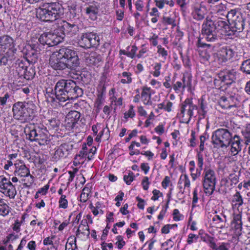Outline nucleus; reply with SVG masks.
<instances>
[{
  "mask_svg": "<svg viewBox=\"0 0 250 250\" xmlns=\"http://www.w3.org/2000/svg\"><path fill=\"white\" fill-rule=\"evenodd\" d=\"M49 64L53 69L62 70L66 68H76L79 65L80 61L75 50L69 47H63L51 54Z\"/></svg>",
  "mask_w": 250,
  "mask_h": 250,
  "instance_id": "obj_1",
  "label": "nucleus"
},
{
  "mask_svg": "<svg viewBox=\"0 0 250 250\" xmlns=\"http://www.w3.org/2000/svg\"><path fill=\"white\" fill-rule=\"evenodd\" d=\"M55 93L57 100L60 102H64L67 100L81 96L83 91L73 80L62 79L56 83Z\"/></svg>",
  "mask_w": 250,
  "mask_h": 250,
  "instance_id": "obj_2",
  "label": "nucleus"
},
{
  "mask_svg": "<svg viewBox=\"0 0 250 250\" xmlns=\"http://www.w3.org/2000/svg\"><path fill=\"white\" fill-rule=\"evenodd\" d=\"M64 9L59 2H50L44 4L37 11V17L43 21H53L62 17Z\"/></svg>",
  "mask_w": 250,
  "mask_h": 250,
  "instance_id": "obj_3",
  "label": "nucleus"
},
{
  "mask_svg": "<svg viewBox=\"0 0 250 250\" xmlns=\"http://www.w3.org/2000/svg\"><path fill=\"white\" fill-rule=\"evenodd\" d=\"M36 108L32 101L17 102L12 108L13 117L16 120L24 121L34 115Z\"/></svg>",
  "mask_w": 250,
  "mask_h": 250,
  "instance_id": "obj_4",
  "label": "nucleus"
},
{
  "mask_svg": "<svg viewBox=\"0 0 250 250\" xmlns=\"http://www.w3.org/2000/svg\"><path fill=\"white\" fill-rule=\"evenodd\" d=\"M24 133L29 140L31 142L35 141L40 146L46 145L50 141L48 131L42 125H26L24 128Z\"/></svg>",
  "mask_w": 250,
  "mask_h": 250,
  "instance_id": "obj_5",
  "label": "nucleus"
},
{
  "mask_svg": "<svg viewBox=\"0 0 250 250\" xmlns=\"http://www.w3.org/2000/svg\"><path fill=\"white\" fill-rule=\"evenodd\" d=\"M235 54L234 49L229 46H224L222 47L217 52L210 56L208 53H204L202 51L200 55L205 61L209 62H215L219 64L227 62L233 57Z\"/></svg>",
  "mask_w": 250,
  "mask_h": 250,
  "instance_id": "obj_6",
  "label": "nucleus"
},
{
  "mask_svg": "<svg viewBox=\"0 0 250 250\" xmlns=\"http://www.w3.org/2000/svg\"><path fill=\"white\" fill-rule=\"evenodd\" d=\"M232 132L228 129L219 128L213 131L211 135V142L215 147L227 148L230 145Z\"/></svg>",
  "mask_w": 250,
  "mask_h": 250,
  "instance_id": "obj_7",
  "label": "nucleus"
},
{
  "mask_svg": "<svg viewBox=\"0 0 250 250\" xmlns=\"http://www.w3.org/2000/svg\"><path fill=\"white\" fill-rule=\"evenodd\" d=\"M227 20L233 32H241L244 29L245 19L239 9L235 8L229 10Z\"/></svg>",
  "mask_w": 250,
  "mask_h": 250,
  "instance_id": "obj_8",
  "label": "nucleus"
},
{
  "mask_svg": "<svg viewBox=\"0 0 250 250\" xmlns=\"http://www.w3.org/2000/svg\"><path fill=\"white\" fill-rule=\"evenodd\" d=\"M216 175L214 170L206 167L203 172V186L206 195H211L215 190L216 184Z\"/></svg>",
  "mask_w": 250,
  "mask_h": 250,
  "instance_id": "obj_9",
  "label": "nucleus"
},
{
  "mask_svg": "<svg viewBox=\"0 0 250 250\" xmlns=\"http://www.w3.org/2000/svg\"><path fill=\"white\" fill-rule=\"evenodd\" d=\"M236 71L234 69L223 70L220 71L214 80V84L217 88L225 85H230L236 79Z\"/></svg>",
  "mask_w": 250,
  "mask_h": 250,
  "instance_id": "obj_10",
  "label": "nucleus"
},
{
  "mask_svg": "<svg viewBox=\"0 0 250 250\" xmlns=\"http://www.w3.org/2000/svg\"><path fill=\"white\" fill-rule=\"evenodd\" d=\"M198 109L197 106L193 104L192 99L187 98L181 104L179 116L182 122L188 124L193 116V111Z\"/></svg>",
  "mask_w": 250,
  "mask_h": 250,
  "instance_id": "obj_11",
  "label": "nucleus"
},
{
  "mask_svg": "<svg viewBox=\"0 0 250 250\" xmlns=\"http://www.w3.org/2000/svg\"><path fill=\"white\" fill-rule=\"evenodd\" d=\"M100 38L94 32L83 33L78 39L80 46L84 48L95 47L100 44Z\"/></svg>",
  "mask_w": 250,
  "mask_h": 250,
  "instance_id": "obj_12",
  "label": "nucleus"
},
{
  "mask_svg": "<svg viewBox=\"0 0 250 250\" xmlns=\"http://www.w3.org/2000/svg\"><path fill=\"white\" fill-rule=\"evenodd\" d=\"M57 31L46 32L42 34L38 39L39 42L44 45L53 46L62 42L64 39V34H58Z\"/></svg>",
  "mask_w": 250,
  "mask_h": 250,
  "instance_id": "obj_13",
  "label": "nucleus"
},
{
  "mask_svg": "<svg viewBox=\"0 0 250 250\" xmlns=\"http://www.w3.org/2000/svg\"><path fill=\"white\" fill-rule=\"evenodd\" d=\"M191 15L193 19L201 21L205 19L208 10L205 2L195 0L191 5Z\"/></svg>",
  "mask_w": 250,
  "mask_h": 250,
  "instance_id": "obj_14",
  "label": "nucleus"
},
{
  "mask_svg": "<svg viewBox=\"0 0 250 250\" xmlns=\"http://www.w3.org/2000/svg\"><path fill=\"white\" fill-rule=\"evenodd\" d=\"M202 38L198 40V46L213 49L215 46L212 43L218 41L216 30L202 33Z\"/></svg>",
  "mask_w": 250,
  "mask_h": 250,
  "instance_id": "obj_15",
  "label": "nucleus"
},
{
  "mask_svg": "<svg viewBox=\"0 0 250 250\" xmlns=\"http://www.w3.org/2000/svg\"><path fill=\"white\" fill-rule=\"evenodd\" d=\"M211 12L220 19L228 18L229 11L226 3L221 2L211 7Z\"/></svg>",
  "mask_w": 250,
  "mask_h": 250,
  "instance_id": "obj_16",
  "label": "nucleus"
},
{
  "mask_svg": "<svg viewBox=\"0 0 250 250\" xmlns=\"http://www.w3.org/2000/svg\"><path fill=\"white\" fill-rule=\"evenodd\" d=\"M242 140L241 137L232 132V137L230 142L231 146L230 151L232 155H237L242 149Z\"/></svg>",
  "mask_w": 250,
  "mask_h": 250,
  "instance_id": "obj_17",
  "label": "nucleus"
},
{
  "mask_svg": "<svg viewBox=\"0 0 250 250\" xmlns=\"http://www.w3.org/2000/svg\"><path fill=\"white\" fill-rule=\"evenodd\" d=\"M242 214L239 213L233 214V220L231 223V228L234 231L236 236H239L241 234L242 229Z\"/></svg>",
  "mask_w": 250,
  "mask_h": 250,
  "instance_id": "obj_18",
  "label": "nucleus"
},
{
  "mask_svg": "<svg viewBox=\"0 0 250 250\" xmlns=\"http://www.w3.org/2000/svg\"><path fill=\"white\" fill-rule=\"evenodd\" d=\"M99 5L97 2L93 1L85 5L84 8L85 13L89 18L94 21L97 18Z\"/></svg>",
  "mask_w": 250,
  "mask_h": 250,
  "instance_id": "obj_19",
  "label": "nucleus"
},
{
  "mask_svg": "<svg viewBox=\"0 0 250 250\" xmlns=\"http://www.w3.org/2000/svg\"><path fill=\"white\" fill-rule=\"evenodd\" d=\"M81 117L80 113L75 110L70 111L65 117V122L69 127L74 128Z\"/></svg>",
  "mask_w": 250,
  "mask_h": 250,
  "instance_id": "obj_20",
  "label": "nucleus"
},
{
  "mask_svg": "<svg viewBox=\"0 0 250 250\" xmlns=\"http://www.w3.org/2000/svg\"><path fill=\"white\" fill-rule=\"evenodd\" d=\"M15 169L14 174L15 176L22 177L29 174L30 170L21 161H18L14 164Z\"/></svg>",
  "mask_w": 250,
  "mask_h": 250,
  "instance_id": "obj_21",
  "label": "nucleus"
},
{
  "mask_svg": "<svg viewBox=\"0 0 250 250\" xmlns=\"http://www.w3.org/2000/svg\"><path fill=\"white\" fill-rule=\"evenodd\" d=\"M14 46L13 39L8 35L0 36V49L3 52L10 50Z\"/></svg>",
  "mask_w": 250,
  "mask_h": 250,
  "instance_id": "obj_22",
  "label": "nucleus"
},
{
  "mask_svg": "<svg viewBox=\"0 0 250 250\" xmlns=\"http://www.w3.org/2000/svg\"><path fill=\"white\" fill-rule=\"evenodd\" d=\"M62 28L63 29V32L61 33V34H64V37L65 34L70 36H73L79 31V27L77 25L70 24L66 21L63 22Z\"/></svg>",
  "mask_w": 250,
  "mask_h": 250,
  "instance_id": "obj_23",
  "label": "nucleus"
},
{
  "mask_svg": "<svg viewBox=\"0 0 250 250\" xmlns=\"http://www.w3.org/2000/svg\"><path fill=\"white\" fill-rule=\"evenodd\" d=\"M0 192L6 196L9 197L10 199L14 198L17 194V190L15 186L13 185L11 182L5 187L3 188Z\"/></svg>",
  "mask_w": 250,
  "mask_h": 250,
  "instance_id": "obj_24",
  "label": "nucleus"
},
{
  "mask_svg": "<svg viewBox=\"0 0 250 250\" xmlns=\"http://www.w3.org/2000/svg\"><path fill=\"white\" fill-rule=\"evenodd\" d=\"M151 89L150 87L147 86H144L142 88V92L141 93V98L144 104L151 105L152 102L151 101Z\"/></svg>",
  "mask_w": 250,
  "mask_h": 250,
  "instance_id": "obj_25",
  "label": "nucleus"
},
{
  "mask_svg": "<svg viewBox=\"0 0 250 250\" xmlns=\"http://www.w3.org/2000/svg\"><path fill=\"white\" fill-rule=\"evenodd\" d=\"M16 71L19 75L23 77L26 80H30L32 78V75H29L27 74V68L24 65L22 61H19L18 63H16Z\"/></svg>",
  "mask_w": 250,
  "mask_h": 250,
  "instance_id": "obj_26",
  "label": "nucleus"
},
{
  "mask_svg": "<svg viewBox=\"0 0 250 250\" xmlns=\"http://www.w3.org/2000/svg\"><path fill=\"white\" fill-rule=\"evenodd\" d=\"M103 58L96 53H92L86 59V62L90 65H99L102 62Z\"/></svg>",
  "mask_w": 250,
  "mask_h": 250,
  "instance_id": "obj_27",
  "label": "nucleus"
},
{
  "mask_svg": "<svg viewBox=\"0 0 250 250\" xmlns=\"http://www.w3.org/2000/svg\"><path fill=\"white\" fill-rule=\"evenodd\" d=\"M243 199L240 193L237 191L232 196L231 199V205L233 208H238L243 204Z\"/></svg>",
  "mask_w": 250,
  "mask_h": 250,
  "instance_id": "obj_28",
  "label": "nucleus"
},
{
  "mask_svg": "<svg viewBox=\"0 0 250 250\" xmlns=\"http://www.w3.org/2000/svg\"><path fill=\"white\" fill-rule=\"evenodd\" d=\"M212 221L215 222L218 227L223 229L225 227V223L227 221V217L225 215L221 213V215H215L212 218Z\"/></svg>",
  "mask_w": 250,
  "mask_h": 250,
  "instance_id": "obj_29",
  "label": "nucleus"
},
{
  "mask_svg": "<svg viewBox=\"0 0 250 250\" xmlns=\"http://www.w3.org/2000/svg\"><path fill=\"white\" fill-rule=\"evenodd\" d=\"M79 229L81 231V233L84 235L89 236L90 234L88 222L86 219H83L79 226Z\"/></svg>",
  "mask_w": 250,
  "mask_h": 250,
  "instance_id": "obj_30",
  "label": "nucleus"
},
{
  "mask_svg": "<svg viewBox=\"0 0 250 250\" xmlns=\"http://www.w3.org/2000/svg\"><path fill=\"white\" fill-rule=\"evenodd\" d=\"M77 248L76 238L74 236L69 237L65 245V250H75Z\"/></svg>",
  "mask_w": 250,
  "mask_h": 250,
  "instance_id": "obj_31",
  "label": "nucleus"
},
{
  "mask_svg": "<svg viewBox=\"0 0 250 250\" xmlns=\"http://www.w3.org/2000/svg\"><path fill=\"white\" fill-rule=\"evenodd\" d=\"M216 30L214 22L212 20H207L202 25V33Z\"/></svg>",
  "mask_w": 250,
  "mask_h": 250,
  "instance_id": "obj_32",
  "label": "nucleus"
},
{
  "mask_svg": "<svg viewBox=\"0 0 250 250\" xmlns=\"http://www.w3.org/2000/svg\"><path fill=\"white\" fill-rule=\"evenodd\" d=\"M21 181L24 187L29 188L34 182V177L33 176L31 175L30 173L29 172V174H27L26 176L22 177Z\"/></svg>",
  "mask_w": 250,
  "mask_h": 250,
  "instance_id": "obj_33",
  "label": "nucleus"
},
{
  "mask_svg": "<svg viewBox=\"0 0 250 250\" xmlns=\"http://www.w3.org/2000/svg\"><path fill=\"white\" fill-rule=\"evenodd\" d=\"M102 204L100 202H97L95 204V206H93L92 204H90L89 205V208L91 209V211L93 213V214L96 216L98 214H103L104 212L102 209Z\"/></svg>",
  "mask_w": 250,
  "mask_h": 250,
  "instance_id": "obj_34",
  "label": "nucleus"
},
{
  "mask_svg": "<svg viewBox=\"0 0 250 250\" xmlns=\"http://www.w3.org/2000/svg\"><path fill=\"white\" fill-rule=\"evenodd\" d=\"M184 183V188H189L190 186V181L187 174L181 175L178 181V184L180 185Z\"/></svg>",
  "mask_w": 250,
  "mask_h": 250,
  "instance_id": "obj_35",
  "label": "nucleus"
},
{
  "mask_svg": "<svg viewBox=\"0 0 250 250\" xmlns=\"http://www.w3.org/2000/svg\"><path fill=\"white\" fill-rule=\"evenodd\" d=\"M10 211V208L9 206L3 201L0 204V215L2 216H5L7 215Z\"/></svg>",
  "mask_w": 250,
  "mask_h": 250,
  "instance_id": "obj_36",
  "label": "nucleus"
},
{
  "mask_svg": "<svg viewBox=\"0 0 250 250\" xmlns=\"http://www.w3.org/2000/svg\"><path fill=\"white\" fill-rule=\"evenodd\" d=\"M87 156V153L86 151L83 150L80 151L79 153L76 155L75 159L76 161H78V163L79 164H81L84 163Z\"/></svg>",
  "mask_w": 250,
  "mask_h": 250,
  "instance_id": "obj_37",
  "label": "nucleus"
},
{
  "mask_svg": "<svg viewBox=\"0 0 250 250\" xmlns=\"http://www.w3.org/2000/svg\"><path fill=\"white\" fill-rule=\"evenodd\" d=\"M13 59V54L12 53V55H10L8 54V52H7L0 58V63L3 65L8 64V63L11 62Z\"/></svg>",
  "mask_w": 250,
  "mask_h": 250,
  "instance_id": "obj_38",
  "label": "nucleus"
},
{
  "mask_svg": "<svg viewBox=\"0 0 250 250\" xmlns=\"http://www.w3.org/2000/svg\"><path fill=\"white\" fill-rule=\"evenodd\" d=\"M60 122L59 120L56 119H52L48 120V123L47 124L48 127L50 129L57 130L58 128Z\"/></svg>",
  "mask_w": 250,
  "mask_h": 250,
  "instance_id": "obj_39",
  "label": "nucleus"
},
{
  "mask_svg": "<svg viewBox=\"0 0 250 250\" xmlns=\"http://www.w3.org/2000/svg\"><path fill=\"white\" fill-rule=\"evenodd\" d=\"M219 105L223 109L230 108L232 106L229 104L227 99L225 97H221L218 101Z\"/></svg>",
  "mask_w": 250,
  "mask_h": 250,
  "instance_id": "obj_40",
  "label": "nucleus"
},
{
  "mask_svg": "<svg viewBox=\"0 0 250 250\" xmlns=\"http://www.w3.org/2000/svg\"><path fill=\"white\" fill-rule=\"evenodd\" d=\"M131 73L127 72H123L122 76L124 79H122L120 81L121 83L123 84H129L132 82Z\"/></svg>",
  "mask_w": 250,
  "mask_h": 250,
  "instance_id": "obj_41",
  "label": "nucleus"
},
{
  "mask_svg": "<svg viewBox=\"0 0 250 250\" xmlns=\"http://www.w3.org/2000/svg\"><path fill=\"white\" fill-rule=\"evenodd\" d=\"M157 53L159 56H161L162 58L166 60L168 56V52L164 47L161 45H157Z\"/></svg>",
  "mask_w": 250,
  "mask_h": 250,
  "instance_id": "obj_42",
  "label": "nucleus"
},
{
  "mask_svg": "<svg viewBox=\"0 0 250 250\" xmlns=\"http://www.w3.org/2000/svg\"><path fill=\"white\" fill-rule=\"evenodd\" d=\"M225 18H224L223 19H220L218 18V20L214 21L216 29L217 28L220 29L222 28H225L226 26H228L227 22L223 20Z\"/></svg>",
  "mask_w": 250,
  "mask_h": 250,
  "instance_id": "obj_43",
  "label": "nucleus"
},
{
  "mask_svg": "<svg viewBox=\"0 0 250 250\" xmlns=\"http://www.w3.org/2000/svg\"><path fill=\"white\" fill-rule=\"evenodd\" d=\"M68 201L66 199V196L62 195L59 201V208L65 209L68 207Z\"/></svg>",
  "mask_w": 250,
  "mask_h": 250,
  "instance_id": "obj_44",
  "label": "nucleus"
},
{
  "mask_svg": "<svg viewBox=\"0 0 250 250\" xmlns=\"http://www.w3.org/2000/svg\"><path fill=\"white\" fill-rule=\"evenodd\" d=\"M173 219L175 221H179L184 218L183 214H181L178 209H174L173 211Z\"/></svg>",
  "mask_w": 250,
  "mask_h": 250,
  "instance_id": "obj_45",
  "label": "nucleus"
},
{
  "mask_svg": "<svg viewBox=\"0 0 250 250\" xmlns=\"http://www.w3.org/2000/svg\"><path fill=\"white\" fill-rule=\"evenodd\" d=\"M243 135L246 140L245 143L248 145L250 143V124L247 125L245 131L243 132Z\"/></svg>",
  "mask_w": 250,
  "mask_h": 250,
  "instance_id": "obj_46",
  "label": "nucleus"
},
{
  "mask_svg": "<svg viewBox=\"0 0 250 250\" xmlns=\"http://www.w3.org/2000/svg\"><path fill=\"white\" fill-rule=\"evenodd\" d=\"M62 152L63 153L64 157L68 154V152L72 149V146L67 144H62L59 146Z\"/></svg>",
  "mask_w": 250,
  "mask_h": 250,
  "instance_id": "obj_47",
  "label": "nucleus"
},
{
  "mask_svg": "<svg viewBox=\"0 0 250 250\" xmlns=\"http://www.w3.org/2000/svg\"><path fill=\"white\" fill-rule=\"evenodd\" d=\"M241 68L246 73L250 74V59L243 62Z\"/></svg>",
  "mask_w": 250,
  "mask_h": 250,
  "instance_id": "obj_48",
  "label": "nucleus"
},
{
  "mask_svg": "<svg viewBox=\"0 0 250 250\" xmlns=\"http://www.w3.org/2000/svg\"><path fill=\"white\" fill-rule=\"evenodd\" d=\"M117 240L115 245L117 246L119 249H121L125 245V242L124 240L123 237L121 235H118L116 237Z\"/></svg>",
  "mask_w": 250,
  "mask_h": 250,
  "instance_id": "obj_49",
  "label": "nucleus"
},
{
  "mask_svg": "<svg viewBox=\"0 0 250 250\" xmlns=\"http://www.w3.org/2000/svg\"><path fill=\"white\" fill-rule=\"evenodd\" d=\"M10 183L11 181L5 176L0 175V191Z\"/></svg>",
  "mask_w": 250,
  "mask_h": 250,
  "instance_id": "obj_50",
  "label": "nucleus"
},
{
  "mask_svg": "<svg viewBox=\"0 0 250 250\" xmlns=\"http://www.w3.org/2000/svg\"><path fill=\"white\" fill-rule=\"evenodd\" d=\"M134 106L132 105H129V110L124 113V118L127 119L128 118H133L135 115Z\"/></svg>",
  "mask_w": 250,
  "mask_h": 250,
  "instance_id": "obj_51",
  "label": "nucleus"
},
{
  "mask_svg": "<svg viewBox=\"0 0 250 250\" xmlns=\"http://www.w3.org/2000/svg\"><path fill=\"white\" fill-rule=\"evenodd\" d=\"M162 65L160 63L157 62L155 64L154 66V71L152 72V75L155 77H158L160 74V70L161 69Z\"/></svg>",
  "mask_w": 250,
  "mask_h": 250,
  "instance_id": "obj_52",
  "label": "nucleus"
},
{
  "mask_svg": "<svg viewBox=\"0 0 250 250\" xmlns=\"http://www.w3.org/2000/svg\"><path fill=\"white\" fill-rule=\"evenodd\" d=\"M162 22L167 25H175V20L169 16H163Z\"/></svg>",
  "mask_w": 250,
  "mask_h": 250,
  "instance_id": "obj_53",
  "label": "nucleus"
},
{
  "mask_svg": "<svg viewBox=\"0 0 250 250\" xmlns=\"http://www.w3.org/2000/svg\"><path fill=\"white\" fill-rule=\"evenodd\" d=\"M199 238V236L193 233H189L188 235L187 242L188 244H191L196 242Z\"/></svg>",
  "mask_w": 250,
  "mask_h": 250,
  "instance_id": "obj_54",
  "label": "nucleus"
},
{
  "mask_svg": "<svg viewBox=\"0 0 250 250\" xmlns=\"http://www.w3.org/2000/svg\"><path fill=\"white\" fill-rule=\"evenodd\" d=\"M129 48L130 46H128L127 48V50H128L127 57L133 59L135 56L136 52L137 50V47L135 45H132L130 47V50H129Z\"/></svg>",
  "mask_w": 250,
  "mask_h": 250,
  "instance_id": "obj_55",
  "label": "nucleus"
},
{
  "mask_svg": "<svg viewBox=\"0 0 250 250\" xmlns=\"http://www.w3.org/2000/svg\"><path fill=\"white\" fill-rule=\"evenodd\" d=\"M134 173L130 172L128 175H125L124 176V180L127 185H130L134 180Z\"/></svg>",
  "mask_w": 250,
  "mask_h": 250,
  "instance_id": "obj_56",
  "label": "nucleus"
},
{
  "mask_svg": "<svg viewBox=\"0 0 250 250\" xmlns=\"http://www.w3.org/2000/svg\"><path fill=\"white\" fill-rule=\"evenodd\" d=\"M206 237L207 238V242L208 243L209 246L213 250H218V247L214 241L213 238L207 234H206Z\"/></svg>",
  "mask_w": 250,
  "mask_h": 250,
  "instance_id": "obj_57",
  "label": "nucleus"
},
{
  "mask_svg": "<svg viewBox=\"0 0 250 250\" xmlns=\"http://www.w3.org/2000/svg\"><path fill=\"white\" fill-rule=\"evenodd\" d=\"M197 165L199 167L198 169L201 171L203 168L204 159L203 155L201 153H198L197 155Z\"/></svg>",
  "mask_w": 250,
  "mask_h": 250,
  "instance_id": "obj_58",
  "label": "nucleus"
},
{
  "mask_svg": "<svg viewBox=\"0 0 250 250\" xmlns=\"http://www.w3.org/2000/svg\"><path fill=\"white\" fill-rule=\"evenodd\" d=\"M173 88L177 93H178L180 91V89H182L183 90L185 89L184 85H183L182 82L180 81L176 82L174 83L173 85Z\"/></svg>",
  "mask_w": 250,
  "mask_h": 250,
  "instance_id": "obj_59",
  "label": "nucleus"
},
{
  "mask_svg": "<svg viewBox=\"0 0 250 250\" xmlns=\"http://www.w3.org/2000/svg\"><path fill=\"white\" fill-rule=\"evenodd\" d=\"M199 197L198 196V190L197 188H194L193 192V198H192V208L196 206V204L198 201Z\"/></svg>",
  "mask_w": 250,
  "mask_h": 250,
  "instance_id": "obj_60",
  "label": "nucleus"
},
{
  "mask_svg": "<svg viewBox=\"0 0 250 250\" xmlns=\"http://www.w3.org/2000/svg\"><path fill=\"white\" fill-rule=\"evenodd\" d=\"M99 135L101 137L104 135L105 139H108L110 136V131L108 128L106 126V127L103 128L102 130L100 132Z\"/></svg>",
  "mask_w": 250,
  "mask_h": 250,
  "instance_id": "obj_61",
  "label": "nucleus"
},
{
  "mask_svg": "<svg viewBox=\"0 0 250 250\" xmlns=\"http://www.w3.org/2000/svg\"><path fill=\"white\" fill-rule=\"evenodd\" d=\"M68 9L71 15L70 18H74L76 17V5L75 4H72L68 6Z\"/></svg>",
  "mask_w": 250,
  "mask_h": 250,
  "instance_id": "obj_62",
  "label": "nucleus"
},
{
  "mask_svg": "<svg viewBox=\"0 0 250 250\" xmlns=\"http://www.w3.org/2000/svg\"><path fill=\"white\" fill-rule=\"evenodd\" d=\"M63 157H64L63 153L62 152L59 146L56 149L54 154V158L56 160H59Z\"/></svg>",
  "mask_w": 250,
  "mask_h": 250,
  "instance_id": "obj_63",
  "label": "nucleus"
},
{
  "mask_svg": "<svg viewBox=\"0 0 250 250\" xmlns=\"http://www.w3.org/2000/svg\"><path fill=\"white\" fill-rule=\"evenodd\" d=\"M101 249L102 250H113V245L110 243H106L105 242H103L101 244Z\"/></svg>",
  "mask_w": 250,
  "mask_h": 250,
  "instance_id": "obj_64",
  "label": "nucleus"
}]
</instances>
